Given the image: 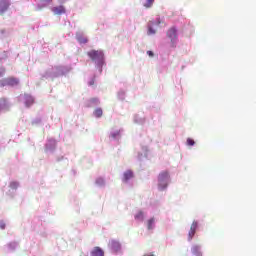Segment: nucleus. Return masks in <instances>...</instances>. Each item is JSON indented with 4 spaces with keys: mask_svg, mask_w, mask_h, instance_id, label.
I'll return each mask as SVG.
<instances>
[{
    "mask_svg": "<svg viewBox=\"0 0 256 256\" xmlns=\"http://www.w3.org/2000/svg\"><path fill=\"white\" fill-rule=\"evenodd\" d=\"M169 185V172L163 171L158 175V189L165 191V188Z\"/></svg>",
    "mask_w": 256,
    "mask_h": 256,
    "instance_id": "f257e3e1",
    "label": "nucleus"
},
{
    "mask_svg": "<svg viewBox=\"0 0 256 256\" xmlns=\"http://www.w3.org/2000/svg\"><path fill=\"white\" fill-rule=\"evenodd\" d=\"M166 36L168 37V39H170V47H172V49H175V47H177V28H169Z\"/></svg>",
    "mask_w": 256,
    "mask_h": 256,
    "instance_id": "f03ea898",
    "label": "nucleus"
},
{
    "mask_svg": "<svg viewBox=\"0 0 256 256\" xmlns=\"http://www.w3.org/2000/svg\"><path fill=\"white\" fill-rule=\"evenodd\" d=\"M87 55L92 61H95L96 63H102L104 57L103 51L101 50H91L87 53Z\"/></svg>",
    "mask_w": 256,
    "mask_h": 256,
    "instance_id": "7ed1b4c3",
    "label": "nucleus"
},
{
    "mask_svg": "<svg viewBox=\"0 0 256 256\" xmlns=\"http://www.w3.org/2000/svg\"><path fill=\"white\" fill-rule=\"evenodd\" d=\"M19 85V79L15 77H8L0 80V87H15Z\"/></svg>",
    "mask_w": 256,
    "mask_h": 256,
    "instance_id": "20e7f679",
    "label": "nucleus"
},
{
    "mask_svg": "<svg viewBox=\"0 0 256 256\" xmlns=\"http://www.w3.org/2000/svg\"><path fill=\"white\" fill-rule=\"evenodd\" d=\"M9 0H0V15H4L7 9H9Z\"/></svg>",
    "mask_w": 256,
    "mask_h": 256,
    "instance_id": "39448f33",
    "label": "nucleus"
},
{
    "mask_svg": "<svg viewBox=\"0 0 256 256\" xmlns=\"http://www.w3.org/2000/svg\"><path fill=\"white\" fill-rule=\"evenodd\" d=\"M52 12L54 13V15H63L66 13L65 6H55L52 8Z\"/></svg>",
    "mask_w": 256,
    "mask_h": 256,
    "instance_id": "423d86ee",
    "label": "nucleus"
},
{
    "mask_svg": "<svg viewBox=\"0 0 256 256\" xmlns=\"http://www.w3.org/2000/svg\"><path fill=\"white\" fill-rule=\"evenodd\" d=\"M197 227H198V223L196 221H194L190 227V231L188 233V237L189 239H193V237H195V233L197 231Z\"/></svg>",
    "mask_w": 256,
    "mask_h": 256,
    "instance_id": "0eeeda50",
    "label": "nucleus"
},
{
    "mask_svg": "<svg viewBox=\"0 0 256 256\" xmlns=\"http://www.w3.org/2000/svg\"><path fill=\"white\" fill-rule=\"evenodd\" d=\"M24 103H25L26 107H31V105H33V103H35V99L31 95L25 94L24 95Z\"/></svg>",
    "mask_w": 256,
    "mask_h": 256,
    "instance_id": "6e6552de",
    "label": "nucleus"
},
{
    "mask_svg": "<svg viewBox=\"0 0 256 256\" xmlns=\"http://www.w3.org/2000/svg\"><path fill=\"white\" fill-rule=\"evenodd\" d=\"M91 256H105V252L100 247L96 246L91 251Z\"/></svg>",
    "mask_w": 256,
    "mask_h": 256,
    "instance_id": "1a4fd4ad",
    "label": "nucleus"
},
{
    "mask_svg": "<svg viewBox=\"0 0 256 256\" xmlns=\"http://www.w3.org/2000/svg\"><path fill=\"white\" fill-rule=\"evenodd\" d=\"M141 3L145 9H151V7H153V3H155V0H141Z\"/></svg>",
    "mask_w": 256,
    "mask_h": 256,
    "instance_id": "9d476101",
    "label": "nucleus"
},
{
    "mask_svg": "<svg viewBox=\"0 0 256 256\" xmlns=\"http://www.w3.org/2000/svg\"><path fill=\"white\" fill-rule=\"evenodd\" d=\"M76 39H77L78 43L83 44V45H85V43H88V41H89L87 39V37H85L81 34H77Z\"/></svg>",
    "mask_w": 256,
    "mask_h": 256,
    "instance_id": "9b49d317",
    "label": "nucleus"
},
{
    "mask_svg": "<svg viewBox=\"0 0 256 256\" xmlns=\"http://www.w3.org/2000/svg\"><path fill=\"white\" fill-rule=\"evenodd\" d=\"M129 179H133V171H131V170H127L124 173L123 181L127 182V181H129Z\"/></svg>",
    "mask_w": 256,
    "mask_h": 256,
    "instance_id": "f8f14e48",
    "label": "nucleus"
},
{
    "mask_svg": "<svg viewBox=\"0 0 256 256\" xmlns=\"http://www.w3.org/2000/svg\"><path fill=\"white\" fill-rule=\"evenodd\" d=\"M94 115L95 117H103V109L101 108H97L95 111H94Z\"/></svg>",
    "mask_w": 256,
    "mask_h": 256,
    "instance_id": "ddd939ff",
    "label": "nucleus"
},
{
    "mask_svg": "<svg viewBox=\"0 0 256 256\" xmlns=\"http://www.w3.org/2000/svg\"><path fill=\"white\" fill-rule=\"evenodd\" d=\"M143 212L142 211H140V212H138L136 215H135V219L137 220V221H143Z\"/></svg>",
    "mask_w": 256,
    "mask_h": 256,
    "instance_id": "4468645a",
    "label": "nucleus"
},
{
    "mask_svg": "<svg viewBox=\"0 0 256 256\" xmlns=\"http://www.w3.org/2000/svg\"><path fill=\"white\" fill-rule=\"evenodd\" d=\"M155 224V218H151L148 220V229L151 230L153 229V225Z\"/></svg>",
    "mask_w": 256,
    "mask_h": 256,
    "instance_id": "2eb2a0df",
    "label": "nucleus"
},
{
    "mask_svg": "<svg viewBox=\"0 0 256 256\" xmlns=\"http://www.w3.org/2000/svg\"><path fill=\"white\" fill-rule=\"evenodd\" d=\"M110 245H111V247H112L113 249H115V248L119 247V242H117V241H115V240H112V241L110 242Z\"/></svg>",
    "mask_w": 256,
    "mask_h": 256,
    "instance_id": "dca6fc26",
    "label": "nucleus"
},
{
    "mask_svg": "<svg viewBox=\"0 0 256 256\" xmlns=\"http://www.w3.org/2000/svg\"><path fill=\"white\" fill-rule=\"evenodd\" d=\"M19 187V182H11L10 183V188L11 189H17Z\"/></svg>",
    "mask_w": 256,
    "mask_h": 256,
    "instance_id": "f3484780",
    "label": "nucleus"
},
{
    "mask_svg": "<svg viewBox=\"0 0 256 256\" xmlns=\"http://www.w3.org/2000/svg\"><path fill=\"white\" fill-rule=\"evenodd\" d=\"M187 145H189L190 147H192L193 145H195V140L188 138L187 139Z\"/></svg>",
    "mask_w": 256,
    "mask_h": 256,
    "instance_id": "a211bd4d",
    "label": "nucleus"
},
{
    "mask_svg": "<svg viewBox=\"0 0 256 256\" xmlns=\"http://www.w3.org/2000/svg\"><path fill=\"white\" fill-rule=\"evenodd\" d=\"M96 184H97V185H104V184H105V180H103V178H98V179L96 180Z\"/></svg>",
    "mask_w": 256,
    "mask_h": 256,
    "instance_id": "6ab92c4d",
    "label": "nucleus"
},
{
    "mask_svg": "<svg viewBox=\"0 0 256 256\" xmlns=\"http://www.w3.org/2000/svg\"><path fill=\"white\" fill-rule=\"evenodd\" d=\"M156 31L152 27L148 28V35H155Z\"/></svg>",
    "mask_w": 256,
    "mask_h": 256,
    "instance_id": "aec40b11",
    "label": "nucleus"
},
{
    "mask_svg": "<svg viewBox=\"0 0 256 256\" xmlns=\"http://www.w3.org/2000/svg\"><path fill=\"white\" fill-rule=\"evenodd\" d=\"M6 224L4 221H0V229H5Z\"/></svg>",
    "mask_w": 256,
    "mask_h": 256,
    "instance_id": "412c9836",
    "label": "nucleus"
},
{
    "mask_svg": "<svg viewBox=\"0 0 256 256\" xmlns=\"http://www.w3.org/2000/svg\"><path fill=\"white\" fill-rule=\"evenodd\" d=\"M3 75H5V69H0V77H3Z\"/></svg>",
    "mask_w": 256,
    "mask_h": 256,
    "instance_id": "4be33fe9",
    "label": "nucleus"
},
{
    "mask_svg": "<svg viewBox=\"0 0 256 256\" xmlns=\"http://www.w3.org/2000/svg\"><path fill=\"white\" fill-rule=\"evenodd\" d=\"M118 135H119V132L112 133V134H111V137H112L113 139H115V137H118Z\"/></svg>",
    "mask_w": 256,
    "mask_h": 256,
    "instance_id": "5701e85b",
    "label": "nucleus"
},
{
    "mask_svg": "<svg viewBox=\"0 0 256 256\" xmlns=\"http://www.w3.org/2000/svg\"><path fill=\"white\" fill-rule=\"evenodd\" d=\"M147 55L150 57H153L154 56L153 51H151V50L147 51Z\"/></svg>",
    "mask_w": 256,
    "mask_h": 256,
    "instance_id": "b1692460",
    "label": "nucleus"
},
{
    "mask_svg": "<svg viewBox=\"0 0 256 256\" xmlns=\"http://www.w3.org/2000/svg\"><path fill=\"white\" fill-rule=\"evenodd\" d=\"M89 85H90V86L95 85V79H92V80L89 82Z\"/></svg>",
    "mask_w": 256,
    "mask_h": 256,
    "instance_id": "393cba45",
    "label": "nucleus"
},
{
    "mask_svg": "<svg viewBox=\"0 0 256 256\" xmlns=\"http://www.w3.org/2000/svg\"><path fill=\"white\" fill-rule=\"evenodd\" d=\"M44 3H53V0H42Z\"/></svg>",
    "mask_w": 256,
    "mask_h": 256,
    "instance_id": "a878e982",
    "label": "nucleus"
},
{
    "mask_svg": "<svg viewBox=\"0 0 256 256\" xmlns=\"http://www.w3.org/2000/svg\"><path fill=\"white\" fill-rule=\"evenodd\" d=\"M93 102L97 101V98L92 99Z\"/></svg>",
    "mask_w": 256,
    "mask_h": 256,
    "instance_id": "bb28decb",
    "label": "nucleus"
},
{
    "mask_svg": "<svg viewBox=\"0 0 256 256\" xmlns=\"http://www.w3.org/2000/svg\"><path fill=\"white\" fill-rule=\"evenodd\" d=\"M161 23V21L158 20V24Z\"/></svg>",
    "mask_w": 256,
    "mask_h": 256,
    "instance_id": "cd10ccee",
    "label": "nucleus"
}]
</instances>
